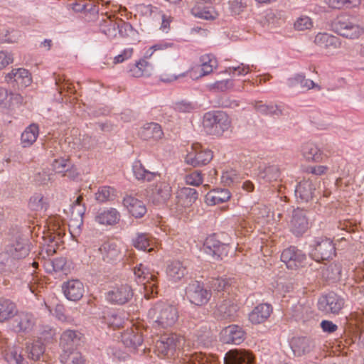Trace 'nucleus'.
Instances as JSON below:
<instances>
[{
	"label": "nucleus",
	"instance_id": "nucleus-1",
	"mask_svg": "<svg viewBox=\"0 0 364 364\" xmlns=\"http://www.w3.org/2000/svg\"><path fill=\"white\" fill-rule=\"evenodd\" d=\"M178 311L176 306L159 301L148 311V317L153 326L158 328L172 327L178 319Z\"/></svg>",
	"mask_w": 364,
	"mask_h": 364
},
{
	"label": "nucleus",
	"instance_id": "nucleus-2",
	"mask_svg": "<svg viewBox=\"0 0 364 364\" xmlns=\"http://www.w3.org/2000/svg\"><path fill=\"white\" fill-rule=\"evenodd\" d=\"M333 28L339 36L350 40L358 39L364 34V27L355 17L347 15L338 16L333 23Z\"/></svg>",
	"mask_w": 364,
	"mask_h": 364
},
{
	"label": "nucleus",
	"instance_id": "nucleus-3",
	"mask_svg": "<svg viewBox=\"0 0 364 364\" xmlns=\"http://www.w3.org/2000/svg\"><path fill=\"white\" fill-rule=\"evenodd\" d=\"M100 29L102 33L111 39L116 38L118 35L122 38L128 37L134 32L132 26L129 23L114 18L111 15L108 16L107 13L100 21Z\"/></svg>",
	"mask_w": 364,
	"mask_h": 364
},
{
	"label": "nucleus",
	"instance_id": "nucleus-4",
	"mask_svg": "<svg viewBox=\"0 0 364 364\" xmlns=\"http://www.w3.org/2000/svg\"><path fill=\"white\" fill-rule=\"evenodd\" d=\"M205 132L210 135L220 136L230 126L227 114L222 111H213L205 113L203 119Z\"/></svg>",
	"mask_w": 364,
	"mask_h": 364
},
{
	"label": "nucleus",
	"instance_id": "nucleus-5",
	"mask_svg": "<svg viewBox=\"0 0 364 364\" xmlns=\"http://www.w3.org/2000/svg\"><path fill=\"white\" fill-rule=\"evenodd\" d=\"M173 46L171 43H159L152 46L146 51L144 58L139 60L130 68L131 75L134 77L150 75L152 68L146 60L150 59L156 52L166 50L172 48Z\"/></svg>",
	"mask_w": 364,
	"mask_h": 364
},
{
	"label": "nucleus",
	"instance_id": "nucleus-6",
	"mask_svg": "<svg viewBox=\"0 0 364 364\" xmlns=\"http://www.w3.org/2000/svg\"><path fill=\"white\" fill-rule=\"evenodd\" d=\"M184 343V338L177 334L164 335L156 343V351L159 356L165 357L173 355Z\"/></svg>",
	"mask_w": 364,
	"mask_h": 364
},
{
	"label": "nucleus",
	"instance_id": "nucleus-7",
	"mask_svg": "<svg viewBox=\"0 0 364 364\" xmlns=\"http://www.w3.org/2000/svg\"><path fill=\"white\" fill-rule=\"evenodd\" d=\"M345 299L341 296L330 292L321 296L318 300V309L325 314L338 315L345 306Z\"/></svg>",
	"mask_w": 364,
	"mask_h": 364
},
{
	"label": "nucleus",
	"instance_id": "nucleus-8",
	"mask_svg": "<svg viewBox=\"0 0 364 364\" xmlns=\"http://www.w3.org/2000/svg\"><path fill=\"white\" fill-rule=\"evenodd\" d=\"M281 260L290 270H297L300 267H304L307 264L306 255L301 250L294 246L287 248L282 252Z\"/></svg>",
	"mask_w": 364,
	"mask_h": 364
},
{
	"label": "nucleus",
	"instance_id": "nucleus-9",
	"mask_svg": "<svg viewBox=\"0 0 364 364\" xmlns=\"http://www.w3.org/2000/svg\"><path fill=\"white\" fill-rule=\"evenodd\" d=\"M213 157V152L210 149L203 148L199 144H194L185 160L188 164L196 167L208 164Z\"/></svg>",
	"mask_w": 364,
	"mask_h": 364
},
{
	"label": "nucleus",
	"instance_id": "nucleus-10",
	"mask_svg": "<svg viewBox=\"0 0 364 364\" xmlns=\"http://www.w3.org/2000/svg\"><path fill=\"white\" fill-rule=\"evenodd\" d=\"M187 296L191 304L202 306L208 303L212 294L204 287L203 284L196 282L189 285L187 290Z\"/></svg>",
	"mask_w": 364,
	"mask_h": 364
},
{
	"label": "nucleus",
	"instance_id": "nucleus-11",
	"mask_svg": "<svg viewBox=\"0 0 364 364\" xmlns=\"http://www.w3.org/2000/svg\"><path fill=\"white\" fill-rule=\"evenodd\" d=\"M36 325L34 316L28 312H17L11 321V326L18 333H29Z\"/></svg>",
	"mask_w": 364,
	"mask_h": 364
},
{
	"label": "nucleus",
	"instance_id": "nucleus-12",
	"mask_svg": "<svg viewBox=\"0 0 364 364\" xmlns=\"http://www.w3.org/2000/svg\"><path fill=\"white\" fill-rule=\"evenodd\" d=\"M336 248L333 241L327 237H318L315 241L312 257L316 259L328 260L335 255Z\"/></svg>",
	"mask_w": 364,
	"mask_h": 364
},
{
	"label": "nucleus",
	"instance_id": "nucleus-13",
	"mask_svg": "<svg viewBox=\"0 0 364 364\" xmlns=\"http://www.w3.org/2000/svg\"><path fill=\"white\" fill-rule=\"evenodd\" d=\"M289 225L294 235L299 236L304 234L309 227L306 211L301 208L294 209L292 211Z\"/></svg>",
	"mask_w": 364,
	"mask_h": 364
},
{
	"label": "nucleus",
	"instance_id": "nucleus-14",
	"mask_svg": "<svg viewBox=\"0 0 364 364\" xmlns=\"http://www.w3.org/2000/svg\"><path fill=\"white\" fill-rule=\"evenodd\" d=\"M176 210L178 214H183L186 208H190L198 199L196 189L188 187L181 188L177 193Z\"/></svg>",
	"mask_w": 364,
	"mask_h": 364
},
{
	"label": "nucleus",
	"instance_id": "nucleus-15",
	"mask_svg": "<svg viewBox=\"0 0 364 364\" xmlns=\"http://www.w3.org/2000/svg\"><path fill=\"white\" fill-rule=\"evenodd\" d=\"M133 296V291L128 284H122L108 291L107 300L113 304L122 305L128 302Z\"/></svg>",
	"mask_w": 364,
	"mask_h": 364
},
{
	"label": "nucleus",
	"instance_id": "nucleus-16",
	"mask_svg": "<svg viewBox=\"0 0 364 364\" xmlns=\"http://www.w3.org/2000/svg\"><path fill=\"white\" fill-rule=\"evenodd\" d=\"M245 331L237 325H230L220 332V340L225 343L240 344L245 339Z\"/></svg>",
	"mask_w": 364,
	"mask_h": 364
},
{
	"label": "nucleus",
	"instance_id": "nucleus-17",
	"mask_svg": "<svg viewBox=\"0 0 364 364\" xmlns=\"http://www.w3.org/2000/svg\"><path fill=\"white\" fill-rule=\"evenodd\" d=\"M122 203L129 213L136 218H142L147 211L144 202L132 195H126Z\"/></svg>",
	"mask_w": 364,
	"mask_h": 364
},
{
	"label": "nucleus",
	"instance_id": "nucleus-18",
	"mask_svg": "<svg viewBox=\"0 0 364 364\" xmlns=\"http://www.w3.org/2000/svg\"><path fill=\"white\" fill-rule=\"evenodd\" d=\"M254 357L245 350H231L224 358L225 364H252Z\"/></svg>",
	"mask_w": 364,
	"mask_h": 364
},
{
	"label": "nucleus",
	"instance_id": "nucleus-19",
	"mask_svg": "<svg viewBox=\"0 0 364 364\" xmlns=\"http://www.w3.org/2000/svg\"><path fill=\"white\" fill-rule=\"evenodd\" d=\"M142 286L144 297L147 299L157 294V277L154 274H138L136 279Z\"/></svg>",
	"mask_w": 364,
	"mask_h": 364
},
{
	"label": "nucleus",
	"instance_id": "nucleus-20",
	"mask_svg": "<svg viewBox=\"0 0 364 364\" xmlns=\"http://www.w3.org/2000/svg\"><path fill=\"white\" fill-rule=\"evenodd\" d=\"M65 297L70 301L80 300L84 294L83 284L78 279H72L63 286Z\"/></svg>",
	"mask_w": 364,
	"mask_h": 364
},
{
	"label": "nucleus",
	"instance_id": "nucleus-21",
	"mask_svg": "<svg viewBox=\"0 0 364 364\" xmlns=\"http://www.w3.org/2000/svg\"><path fill=\"white\" fill-rule=\"evenodd\" d=\"M314 43L318 46L327 50L328 52L334 51L339 48L341 45L339 38L326 33H318L315 36Z\"/></svg>",
	"mask_w": 364,
	"mask_h": 364
},
{
	"label": "nucleus",
	"instance_id": "nucleus-22",
	"mask_svg": "<svg viewBox=\"0 0 364 364\" xmlns=\"http://www.w3.org/2000/svg\"><path fill=\"white\" fill-rule=\"evenodd\" d=\"M30 252V246L28 240L26 237H20L11 245L7 250V252L14 259H21L28 255Z\"/></svg>",
	"mask_w": 364,
	"mask_h": 364
},
{
	"label": "nucleus",
	"instance_id": "nucleus-23",
	"mask_svg": "<svg viewBox=\"0 0 364 364\" xmlns=\"http://www.w3.org/2000/svg\"><path fill=\"white\" fill-rule=\"evenodd\" d=\"M316 185L311 179H304L297 185L295 190L296 196L301 202H308L314 196Z\"/></svg>",
	"mask_w": 364,
	"mask_h": 364
},
{
	"label": "nucleus",
	"instance_id": "nucleus-24",
	"mask_svg": "<svg viewBox=\"0 0 364 364\" xmlns=\"http://www.w3.org/2000/svg\"><path fill=\"white\" fill-rule=\"evenodd\" d=\"M301 154L309 162H320L322 161L323 151L316 144L308 141L301 145Z\"/></svg>",
	"mask_w": 364,
	"mask_h": 364
},
{
	"label": "nucleus",
	"instance_id": "nucleus-25",
	"mask_svg": "<svg viewBox=\"0 0 364 364\" xmlns=\"http://www.w3.org/2000/svg\"><path fill=\"white\" fill-rule=\"evenodd\" d=\"M82 334L75 330L67 329L63 332L60 339V345L65 350H72L81 341Z\"/></svg>",
	"mask_w": 364,
	"mask_h": 364
},
{
	"label": "nucleus",
	"instance_id": "nucleus-26",
	"mask_svg": "<svg viewBox=\"0 0 364 364\" xmlns=\"http://www.w3.org/2000/svg\"><path fill=\"white\" fill-rule=\"evenodd\" d=\"M5 80L8 83L15 82L18 85L25 87L31 83V77L26 69L16 68L6 74Z\"/></svg>",
	"mask_w": 364,
	"mask_h": 364
},
{
	"label": "nucleus",
	"instance_id": "nucleus-27",
	"mask_svg": "<svg viewBox=\"0 0 364 364\" xmlns=\"http://www.w3.org/2000/svg\"><path fill=\"white\" fill-rule=\"evenodd\" d=\"M120 217V213L117 209L110 208L98 211L95 217V220L100 225H114L119 223Z\"/></svg>",
	"mask_w": 364,
	"mask_h": 364
},
{
	"label": "nucleus",
	"instance_id": "nucleus-28",
	"mask_svg": "<svg viewBox=\"0 0 364 364\" xmlns=\"http://www.w3.org/2000/svg\"><path fill=\"white\" fill-rule=\"evenodd\" d=\"M272 308L269 304H262L256 307L249 314V320L253 324L264 322L271 315Z\"/></svg>",
	"mask_w": 364,
	"mask_h": 364
},
{
	"label": "nucleus",
	"instance_id": "nucleus-29",
	"mask_svg": "<svg viewBox=\"0 0 364 364\" xmlns=\"http://www.w3.org/2000/svg\"><path fill=\"white\" fill-rule=\"evenodd\" d=\"M205 252L213 257L215 260L223 259L227 256L228 246L220 244L219 242H214L211 238L207 239L205 242Z\"/></svg>",
	"mask_w": 364,
	"mask_h": 364
},
{
	"label": "nucleus",
	"instance_id": "nucleus-30",
	"mask_svg": "<svg viewBox=\"0 0 364 364\" xmlns=\"http://www.w3.org/2000/svg\"><path fill=\"white\" fill-rule=\"evenodd\" d=\"M139 135L144 140H159L162 138L164 132L159 124L151 122L141 127Z\"/></svg>",
	"mask_w": 364,
	"mask_h": 364
},
{
	"label": "nucleus",
	"instance_id": "nucleus-31",
	"mask_svg": "<svg viewBox=\"0 0 364 364\" xmlns=\"http://www.w3.org/2000/svg\"><path fill=\"white\" fill-rule=\"evenodd\" d=\"M121 337L123 343L129 348H136L143 342L142 336L136 327L127 329L122 333Z\"/></svg>",
	"mask_w": 364,
	"mask_h": 364
},
{
	"label": "nucleus",
	"instance_id": "nucleus-32",
	"mask_svg": "<svg viewBox=\"0 0 364 364\" xmlns=\"http://www.w3.org/2000/svg\"><path fill=\"white\" fill-rule=\"evenodd\" d=\"M52 166L56 173H63L64 176L70 178H75L78 175L76 169L72 166L68 159L63 158L55 159Z\"/></svg>",
	"mask_w": 364,
	"mask_h": 364
},
{
	"label": "nucleus",
	"instance_id": "nucleus-33",
	"mask_svg": "<svg viewBox=\"0 0 364 364\" xmlns=\"http://www.w3.org/2000/svg\"><path fill=\"white\" fill-rule=\"evenodd\" d=\"M183 364H219L218 357L213 355H206L203 353H196L186 355Z\"/></svg>",
	"mask_w": 364,
	"mask_h": 364
},
{
	"label": "nucleus",
	"instance_id": "nucleus-34",
	"mask_svg": "<svg viewBox=\"0 0 364 364\" xmlns=\"http://www.w3.org/2000/svg\"><path fill=\"white\" fill-rule=\"evenodd\" d=\"M314 348V343L307 338H296L291 341V348L296 356L309 353Z\"/></svg>",
	"mask_w": 364,
	"mask_h": 364
},
{
	"label": "nucleus",
	"instance_id": "nucleus-35",
	"mask_svg": "<svg viewBox=\"0 0 364 364\" xmlns=\"http://www.w3.org/2000/svg\"><path fill=\"white\" fill-rule=\"evenodd\" d=\"M230 197V193L228 189L216 188L208 193L205 201L208 205H213L226 202Z\"/></svg>",
	"mask_w": 364,
	"mask_h": 364
},
{
	"label": "nucleus",
	"instance_id": "nucleus-36",
	"mask_svg": "<svg viewBox=\"0 0 364 364\" xmlns=\"http://www.w3.org/2000/svg\"><path fill=\"white\" fill-rule=\"evenodd\" d=\"M172 188L168 182L159 181L154 186L152 193L160 202L166 201L171 196Z\"/></svg>",
	"mask_w": 364,
	"mask_h": 364
},
{
	"label": "nucleus",
	"instance_id": "nucleus-37",
	"mask_svg": "<svg viewBox=\"0 0 364 364\" xmlns=\"http://www.w3.org/2000/svg\"><path fill=\"white\" fill-rule=\"evenodd\" d=\"M17 313L16 304L9 299H0V322L14 318Z\"/></svg>",
	"mask_w": 364,
	"mask_h": 364
},
{
	"label": "nucleus",
	"instance_id": "nucleus-38",
	"mask_svg": "<svg viewBox=\"0 0 364 364\" xmlns=\"http://www.w3.org/2000/svg\"><path fill=\"white\" fill-rule=\"evenodd\" d=\"M39 134V127L36 124H31L21 134V141L23 147L31 146Z\"/></svg>",
	"mask_w": 364,
	"mask_h": 364
},
{
	"label": "nucleus",
	"instance_id": "nucleus-39",
	"mask_svg": "<svg viewBox=\"0 0 364 364\" xmlns=\"http://www.w3.org/2000/svg\"><path fill=\"white\" fill-rule=\"evenodd\" d=\"M200 71L199 77L210 74L218 67V61L214 55L210 54L203 55L200 58Z\"/></svg>",
	"mask_w": 364,
	"mask_h": 364
},
{
	"label": "nucleus",
	"instance_id": "nucleus-40",
	"mask_svg": "<svg viewBox=\"0 0 364 364\" xmlns=\"http://www.w3.org/2000/svg\"><path fill=\"white\" fill-rule=\"evenodd\" d=\"M132 171L135 178L141 181H151L159 175L156 172L146 170L139 161L134 163Z\"/></svg>",
	"mask_w": 364,
	"mask_h": 364
},
{
	"label": "nucleus",
	"instance_id": "nucleus-41",
	"mask_svg": "<svg viewBox=\"0 0 364 364\" xmlns=\"http://www.w3.org/2000/svg\"><path fill=\"white\" fill-rule=\"evenodd\" d=\"M4 359L8 364H28L18 347L9 348L4 353Z\"/></svg>",
	"mask_w": 364,
	"mask_h": 364
},
{
	"label": "nucleus",
	"instance_id": "nucleus-42",
	"mask_svg": "<svg viewBox=\"0 0 364 364\" xmlns=\"http://www.w3.org/2000/svg\"><path fill=\"white\" fill-rule=\"evenodd\" d=\"M103 259L107 262H112L120 257V251L115 243L105 242L100 248Z\"/></svg>",
	"mask_w": 364,
	"mask_h": 364
},
{
	"label": "nucleus",
	"instance_id": "nucleus-43",
	"mask_svg": "<svg viewBox=\"0 0 364 364\" xmlns=\"http://www.w3.org/2000/svg\"><path fill=\"white\" fill-rule=\"evenodd\" d=\"M26 350L28 358L36 361L39 360L41 357L43 355L45 352V346L41 341L37 340L27 343Z\"/></svg>",
	"mask_w": 364,
	"mask_h": 364
},
{
	"label": "nucleus",
	"instance_id": "nucleus-44",
	"mask_svg": "<svg viewBox=\"0 0 364 364\" xmlns=\"http://www.w3.org/2000/svg\"><path fill=\"white\" fill-rule=\"evenodd\" d=\"M258 177L267 182L277 181L280 177L279 168L277 165H269L260 168Z\"/></svg>",
	"mask_w": 364,
	"mask_h": 364
},
{
	"label": "nucleus",
	"instance_id": "nucleus-45",
	"mask_svg": "<svg viewBox=\"0 0 364 364\" xmlns=\"http://www.w3.org/2000/svg\"><path fill=\"white\" fill-rule=\"evenodd\" d=\"M191 13L194 16L205 20L215 19L218 16V14L213 8L201 6L200 5L193 6L191 9Z\"/></svg>",
	"mask_w": 364,
	"mask_h": 364
},
{
	"label": "nucleus",
	"instance_id": "nucleus-46",
	"mask_svg": "<svg viewBox=\"0 0 364 364\" xmlns=\"http://www.w3.org/2000/svg\"><path fill=\"white\" fill-rule=\"evenodd\" d=\"M63 364H85L82 354L77 350H65L60 355Z\"/></svg>",
	"mask_w": 364,
	"mask_h": 364
},
{
	"label": "nucleus",
	"instance_id": "nucleus-47",
	"mask_svg": "<svg viewBox=\"0 0 364 364\" xmlns=\"http://www.w3.org/2000/svg\"><path fill=\"white\" fill-rule=\"evenodd\" d=\"M134 247L139 250L148 251L151 252L154 250L153 247H148L151 245L150 237L146 233H137L136 237L133 240Z\"/></svg>",
	"mask_w": 364,
	"mask_h": 364
},
{
	"label": "nucleus",
	"instance_id": "nucleus-48",
	"mask_svg": "<svg viewBox=\"0 0 364 364\" xmlns=\"http://www.w3.org/2000/svg\"><path fill=\"white\" fill-rule=\"evenodd\" d=\"M115 196V190L109 186L100 187L95 193V199L99 203H104L112 200Z\"/></svg>",
	"mask_w": 364,
	"mask_h": 364
},
{
	"label": "nucleus",
	"instance_id": "nucleus-49",
	"mask_svg": "<svg viewBox=\"0 0 364 364\" xmlns=\"http://www.w3.org/2000/svg\"><path fill=\"white\" fill-rule=\"evenodd\" d=\"M31 276L28 287L33 293L39 288H43L48 283L49 279L44 274H31Z\"/></svg>",
	"mask_w": 364,
	"mask_h": 364
},
{
	"label": "nucleus",
	"instance_id": "nucleus-50",
	"mask_svg": "<svg viewBox=\"0 0 364 364\" xmlns=\"http://www.w3.org/2000/svg\"><path fill=\"white\" fill-rule=\"evenodd\" d=\"M82 197L79 196L71 206V216L76 220L82 221L85 207L82 204Z\"/></svg>",
	"mask_w": 364,
	"mask_h": 364
},
{
	"label": "nucleus",
	"instance_id": "nucleus-51",
	"mask_svg": "<svg viewBox=\"0 0 364 364\" xmlns=\"http://www.w3.org/2000/svg\"><path fill=\"white\" fill-rule=\"evenodd\" d=\"M326 2L330 7L337 9L353 8L360 4V0H326Z\"/></svg>",
	"mask_w": 364,
	"mask_h": 364
},
{
	"label": "nucleus",
	"instance_id": "nucleus-52",
	"mask_svg": "<svg viewBox=\"0 0 364 364\" xmlns=\"http://www.w3.org/2000/svg\"><path fill=\"white\" fill-rule=\"evenodd\" d=\"M188 262L173 259L167 263L166 271L172 273H178L180 272L188 271Z\"/></svg>",
	"mask_w": 364,
	"mask_h": 364
},
{
	"label": "nucleus",
	"instance_id": "nucleus-53",
	"mask_svg": "<svg viewBox=\"0 0 364 364\" xmlns=\"http://www.w3.org/2000/svg\"><path fill=\"white\" fill-rule=\"evenodd\" d=\"M73 9L76 12H98V9L95 5L90 2L87 3L85 0H79L77 2L73 4Z\"/></svg>",
	"mask_w": 364,
	"mask_h": 364
},
{
	"label": "nucleus",
	"instance_id": "nucleus-54",
	"mask_svg": "<svg viewBox=\"0 0 364 364\" xmlns=\"http://www.w3.org/2000/svg\"><path fill=\"white\" fill-rule=\"evenodd\" d=\"M233 86H234L233 80H230V79H228V80L217 81L214 83L210 84L208 85V88L210 90H213V91L225 92V91H227V90L232 88Z\"/></svg>",
	"mask_w": 364,
	"mask_h": 364
},
{
	"label": "nucleus",
	"instance_id": "nucleus-55",
	"mask_svg": "<svg viewBox=\"0 0 364 364\" xmlns=\"http://www.w3.org/2000/svg\"><path fill=\"white\" fill-rule=\"evenodd\" d=\"M255 109L262 114H279L281 110H279L277 106L274 105H267L263 104L262 102H256L255 104Z\"/></svg>",
	"mask_w": 364,
	"mask_h": 364
},
{
	"label": "nucleus",
	"instance_id": "nucleus-56",
	"mask_svg": "<svg viewBox=\"0 0 364 364\" xmlns=\"http://www.w3.org/2000/svg\"><path fill=\"white\" fill-rule=\"evenodd\" d=\"M185 181L188 185L198 186L203 183L201 172L194 171L185 176Z\"/></svg>",
	"mask_w": 364,
	"mask_h": 364
},
{
	"label": "nucleus",
	"instance_id": "nucleus-57",
	"mask_svg": "<svg viewBox=\"0 0 364 364\" xmlns=\"http://www.w3.org/2000/svg\"><path fill=\"white\" fill-rule=\"evenodd\" d=\"M185 74H178L172 72L170 68H164L160 74V80L164 82H171L176 80L179 77H184Z\"/></svg>",
	"mask_w": 364,
	"mask_h": 364
},
{
	"label": "nucleus",
	"instance_id": "nucleus-58",
	"mask_svg": "<svg viewBox=\"0 0 364 364\" xmlns=\"http://www.w3.org/2000/svg\"><path fill=\"white\" fill-rule=\"evenodd\" d=\"M228 282L221 277H217L215 278H213L209 282V287L210 288L213 289L214 291H220L222 290L225 289V288L228 287Z\"/></svg>",
	"mask_w": 364,
	"mask_h": 364
},
{
	"label": "nucleus",
	"instance_id": "nucleus-59",
	"mask_svg": "<svg viewBox=\"0 0 364 364\" xmlns=\"http://www.w3.org/2000/svg\"><path fill=\"white\" fill-rule=\"evenodd\" d=\"M312 27V21L308 16H301L294 23V28L297 31H305Z\"/></svg>",
	"mask_w": 364,
	"mask_h": 364
},
{
	"label": "nucleus",
	"instance_id": "nucleus-60",
	"mask_svg": "<svg viewBox=\"0 0 364 364\" xmlns=\"http://www.w3.org/2000/svg\"><path fill=\"white\" fill-rule=\"evenodd\" d=\"M253 65H245L244 63H240L237 66H232L228 68L229 73L230 74L235 75L236 73L237 75H245L250 73L252 70Z\"/></svg>",
	"mask_w": 364,
	"mask_h": 364
},
{
	"label": "nucleus",
	"instance_id": "nucleus-61",
	"mask_svg": "<svg viewBox=\"0 0 364 364\" xmlns=\"http://www.w3.org/2000/svg\"><path fill=\"white\" fill-rule=\"evenodd\" d=\"M230 9L232 14H240L246 7V3L243 0H232L229 1Z\"/></svg>",
	"mask_w": 364,
	"mask_h": 364
},
{
	"label": "nucleus",
	"instance_id": "nucleus-62",
	"mask_svg": "<svg viewBox=\"0 0 364 364\" xmlns=\"http://www.w3.org/2000/svg\"><path fill=\"white\" fill-rule=\"evenodd\" d=\"M237 309V306L235 304L230 305L228 308L223 305L220 308V311L224 314L223 317L227 319L234 318Z\"/></svg>",
	"mask_w": 364,
	"mask_h": 364
},
{
	"label": "nucleus",
	"instance_id": "nucleus-63",
	"mask_svg": "<svg viewBox=\"0 0 364 364\" xmlns=\"http://www.w3.org/2000/svg\"><path fill=\"white\" fill-rule=\"evenodd\" d=\"M238 179L237 175L235 171H225L222 175V182L227 186H230L236 182Z\"/></svg>",
	"mask_w": 364,
	"mask_h": 364
},
{
	"label": "nucleus",
	"instance_id": "nucleus-64",
	"mask_svg": "<svg viewBox=\"0 0 364 364\" xmlns=\"http://www.w3.org/2000/svg\"><path fill=\"white\" fill-rule=\"evenodd\" d=\"M97 145V140L88 135H83L81 139V146L86 149H94Z\"/></svg>",
	"mask_w": 364,
	"mask_h": 364
}]
</instances>
